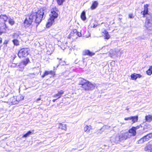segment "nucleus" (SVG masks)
Wrapping results in <instances>:
<instances>
[{"label":"nucleus","instance_id":"nucleus-1","mask_svg":"<svg viewBox=\"0 0 152 152\" xmlns=\"http://www.w3.org/2000/svg\"><path fill=\"white\" fill-rule=\"evenodd\" d=\"M44 11L43 9H40L37 12L31 14L28 18H26L24 22V25L25 28L30 26L33 21L37 24V26L41 22L42 20L45 18V15Z\"/></svg>","mask_w":152,"mask_h":152},{"label":"nucleus","instance_id":"nucleus-2","mask_svg":"<svg viewBox=\"0 0 152 152\" xmlns=\"http://www.w3.org/2000/svg\"><path fill=\"white\" fill-rule=\"evenodd\" d=\"M58 9L56 7L51 9L49 14L50 18L48 20V22L46 24L47 27L50 26L54 22V20L58 17Z\"/></svg>","mask_w":152,"mask_h":152},{"label":"nucleus","instance_id":"nucleus-3","mask_svg":"<svg viewBox=\"0 0 152 152\" xmlns=\"http://www.w3.org/2000/svg\"><path fill=\"white\" fill-rule=\"evenodd\" d=\"M29 48H22L19 51L18 55L20 58H23L27 56L29 54Z\"/></svg>","mask_w":152,"mask_h":152},{"label":"nucleus","instance_id":"nucleus-4","mask_svg":"<svg viewBox=\"0 0 152 152\" xmlns=\"http://www.w3.org/2000/svg\"><path fill=\"white\" fill-rule=\"evenodd\" d=\"M146 17L145 26L147 30H152V16L150 15H148Z\"/></svg>","mask_w":152,"mask_h":152},{"label":"nucleus","instance_id":"nucleus-5","mask_svg":"<svg viewBox=\"0 0 152 152\" xmlns=\"http://www.w3.org/2000/svg\"><path fill=\"white\" fill-rule=\"evenodd\" d=\"M30 61L28 58H26L25 60L22 61L18 64H15V66L18 68L19 70L23 71L24 69V67Z\"/></svg>","mask_w":152,"mask_h":152},{"label":"nucleus","instance_id":"nucleus-6","mask_svg":"<svg viewBox=\"0 0 152 152\" xmlns=\"http://www.w3.org/2000/svg\"><path fill=\"white\" fill-rule=\"evenodd\" d=\"M120 141H122L130 138L131 135L129 134L128 132L125 131H122L118 135Z\"/></svg>","mask_w":152,"mask_h":152},{"label":"nucleus","instance_id":"nucleus-7","mask_svg":"<svg viewBox=\"0 0 152 152\" xmlns=\"http://www.w3.org/2000/svg\"><path fill=\"white\" fill-rule=\"evenodd\" d=\"M20 97L21 98V96H17L12 97L10 99L9 102L13 104H17L18 103L20 100H23L24 98L23 96H22V98H21L20 99Z\"/></svg>","mask_w":152,"mask_h":152},{"label":"nucleus","instance_id":"nucleus-8","mask_svg":"<svg viewBox=\"0 0 152 152\" xmlns=\"http://www.w3.org/2000/svg\"><path fill=\"white\" fill-rule=\"evenodd\" d=\"M83 86V89L85 90H92L94 88L95 86L88 81Z\"/></svg>","mask_w":152,"mask_h":152},{"label":"nucleus","instance_id":"nucleus-9","mask_svg":"<svg viewBox=\"0 0 152 152\" xmlns=\"http://www.w3.org/2000/svg\"><path fill=\"white\" fill-rule=\"evenodd\" d=\"M121 53L119 50L114 51L111 50L109 52V56L111 58H114L120 56Z\"/></svg>","mask_w":152,"mask_h":152},{"label":"nucleus","instance_id":"nucleus-10","mask_svg":"<svg viewBox=\"0 0 152 152\" xmlns=\"http://www.w3.org/2000/svg\"><path fill=\"white\" fill-rule=\"evenodd\" d=\"M138 119V117L137 116H131L129 117L125 118L124 120L126 121L131 120L132 122V124L137 122Z\"/></svg>","mask_w":152,"mask_h":152},{"label":"nucleus","instance_id":"nucleus-11","mask_svg":"<svg viewBox=\"0 0 152 152\" xmlns=\"http://www.w3.org/2000/svg\"><path fill=\"white\" fill-rule=\"evenodd\" d=\"M119 139L118 135H114L111 138L110 141L112 143H117L120 141Z\"/></svg>","mask_w":152,"mask_h":152},{"label":"nucleus","instance_id":"nucleus-12","mask_svg":"<svg viewBox=\"0 0 152 152\" xmlns=\"http://www.w3.org/2000/svg\"><path fill=\"white\" fill-rule=\"evenodd\" d=\"M95 53L90 51L89 50H84L83 52L82 55L83 56L88 55L91 56L94 55Z\"/></svg>","mask_w":152,"mask_h":152},{"label":"nucleus","instance_id":"nucleus-13","mask_svg":"<svg viewBox=\"0 0 152 152\" xmlns=\"http://www.w3.org/2000/svg\"><path fill=\"white\" fill-rule=\"evenodd\" d=\"M148 5L146 4L144 5V10L143 11H142L141 12V14H142L143 15V17H146L145 15H149L148 14Z\"/></svg>","mask_w":152,"mask_h":152},{"label":"nucleus","instance_id":"nucleus-14","mask_svg":"<svg viewBox=\"0 0 152 152\" xmlns=\"http://www.w3.org/2000/svg\"><path fill=\"white\" fill-rule=\"evenodd\" d=\"M152 150V142H150L145 148V150L146 151H151Z\"/></svg>","mask_w":152,"mask_h":152},{"label":"nucleus","instance_id":"nucleus-15","mask_svg":"<svg viewBox=\"0 0 152 152\" xmlns=\"http://www.w3.org/2000/svg\"><path fill=\"white\" fill-rule=\"evenodd\" d=\"M20 35H21V32L19 31H17L12 34V38L13 39H18L20 38L19 36Z\"/></svg>","mask_w":152,"mask_h":152},{"label":"nucleus","instance_id":"nucleus-16","mask_svg":"<svg viewBox=\"0 0 152 152\" xmlns=\"http://www.w3.org/2000/svg\"><path fill=\"white\" fill-rule=\"evenodd\" d=\"M88 81L84 79L80 78L79 80V85H81L80 87L83 88V86H84V85H85L88 82Z\"/></svg>","mask_w":152,"mask_h":152},{"label":"nucleus","instance_id":"nucleus-17","mask_svg":"<svg viewBox=\"0 0 152 152\" xmlns=\"http://www.w3.org/2000/svg\"><path fill=\"white\" fill-rule=\"evenodd\" d=\"M128 132L129 133V134L131 135V136H134L135 135L136 132L135 127H132L131 129L129 130V132Z\"/></svg>","mask_w":152,"mask_h":152},{"label":"nucleus","instance_id":"nucleus-18","mask_svg":"<svg viewBox=\"0 0 152 152\" xmlns=\"http://www.w3.org/2000/svg\"><path fill=\"white\" fill-rule=\"evenodd\" d=\"M143 137L145 141H148L150 139L152 138V133H149Z\"/></svg>","mask_w":152,"mask_h":152},{"label":"nucleus","instance_id":"nucleus-19","mask_svg":"<svg viewBox=\"0 0 152 152\" xmlns=\"http://www.w3.org/2000/svg\"><path fill=\"white\" fill-rule=\"evenodd\" d=\"M98 3L97 1H95L93 2L91 6V8L92 10H94L97 7Z\"/></svg>","mask_w":152,"mask_h":152},{"label":"nucleus","instance_id":"nucleus-20","mask_svg":"<svg viewBox=\"0 0 152 152\" xmlns=\"http://www.w3.org/2000/svg\"><path fill=\"white\" fill-rule=\"evenodd\" d=\"M58 128L59 129H62L65 130L66 129V125L65 124H62L60 123L58 125Z\"/></svg>","mask_w":152,"mask_h":152},{"label":"nucleus","instance_id":"nucleus-21","mask_svg":"<svg viewBox=\"0 0 152 152\" xmlns=\"http://www.w3.org/2000/svg\"><path fill=\"white\" fill-rule=\"evenodd\" d=\"M104 33V38L106 39H108L110 37V36L108 32L106 30H105L103 32Z\"/></svg>","mask_w":152,"mask_h":152},{"label":"nucleus","instance_id":"nucleus-22","mask_svg":"<svg viewBox=\"0 0 152 152\" xmlns=\"http://www.w3.org/2000/svg\"><path fill=\"white\" fill-rule=\"evenodd\" d=\"M80 17L82 20H85L86 19V12L85 11H83L81 14Z\"/></svg>","mask_w":152,"mask_h":152},{"label":"nucleus","instance_id":"nucleus-23","mask_svg":"<svg viewBox=\"0 0 152 152\" xmlns=\"http://www.w3.org/2000/svg\"><path fill=\"white\" fill-rule=\"evenodd\" d=\"M145 120L148 121H151L152 120V115H149L145 116Z\"/></svg>","mask_w":152,"mask_h":152},{"label":"nucleus","instance_id":"nucleus-24","mask_svg":"<svg viewBox=\"0 0 152 152\" xmlns=\"http://www.w3.org/2000/svg\"><path fill=\"white\" fill-rule=\"evenodd\" d=\"M147 74L149 75H151L152 74V66H150L148 69L146 71Z\"/></svg>","mask_w":152,"mask_h":152},{"label":"nucleus","instance_id":"nucleus-25","mask_svg":"<svg viewBox=\"0 0 152 152\" xmlns=\"http://www.w3.org/2000/svg\"><path fill=\"white\" fill-rule=\"evenodd\" d=\"M33 134V133H32V132L31 131H29L26 134H24L23 137H26L28 136L29 135H31Z\"/></svg>","mask_w":152,"mask_h":152},{"label":"nucleus","instance_id":"nucleus-26","mask_svg":"<svg viewBox=\"0 0 152 152\" xmlns=\"http://www.w3.org/2000/svg\"><path fill=\"white\" fill-rule=\"evenodd\" d=\"M12 41L15 45L18 46L19 45V41L18 39H13Z\"/></svg>","mask_w":152,"mask_h":152},{"label":"nucleus","instance_id":"nucleus-27","mask_svg":"<svg viewBox=\"0 0 152 152\" xmlns=\"http://www.w3.org/2000/svg\"><path fill=\"white\" fill-rule=\"evenodd\" d=\"M3 18L4 20V21L5 22L7 21V20L9 19V18L6 15H1L0 16V18Z\"/></svg>","mask_w":152,"mask_h":152},{"label":"nucleus","instance_id":"nucleus-28","mask_svg":"<svg viewBox=\"0 0 152 152\" xmlns=\"http://www.w3.org/2000/svg\"><path fill=\"white\" fill-rule=\"evenodd\" d=\"M8 22L10 25H13L14 24L15 22L13 19H12L10 18H9Z\"/></svg>","mask_w":152,"mask_h":152},{"label":"nucleus","instance_id":"nucleus-29","mask_svg":"<svg viewBox=\"0 0 152 152\" xmlns=\"http://www.w3.org/2000/svg\"><path fill=\"white\" fill-rule=\"evenodd\" d=\"M91 129V126H86L84 128V131L85 132H88Z\"/></svg>","mask_w":152,"mask_h":152},{"label":"nucleus","instance_id":"nucleus-30","mask_svg":"<svg viewBox=\"0 0 152 152\" xmlns=\"http://www.w3.org/2000/svg\"><path fill=\"white\" fill-rule=\"evenodd\" d=\"M49 75H50L52 76H54L55 75V72L54 71L51 70L48 71Z\"/></svg>","mask_w":152,"mask_h":152},{"label":"nucleus","instance_id":"nucleus-31","mask_svg":"<svg viewBox=\"0 0 152 152\" xmlns=\"http://www.w3.org/2000/svg\"><path fill=\"white\" fill-rule=\"evenodd\" d=\"M145 140L144 138V137H143L142 138L140 139L138 141V143H143L144 142H145Z\"/></svg>","mask_w":152,"mask_h":152},{"label":"nucleus","instance_id":"nucleus-32","mask_svg":"<svg viewBox=\"0 0 152 152\" xmlns=\"http://www.w3.org/2000/svg\"><path fill=\"white\" fill-rule=\"evenodd\" d=\"M56 1L58 4L59 5H61L63 4L64 0H56Z\"/></svg>","mask_w":152,"mask_h":152},{"label":"nucleus","instance_id":"nucleus-33","mask_svg":"<svg viewBox=\"0 0 152 152\" xmlns=\"http://www.w3.org/2000/svg\"><path fill=\"white\" fill-rule=\"evenodd\" d=\"M136 73L132 74L131 75V79L133 80H135L137 79L136 76Z\"/></svg>","mask_w":152,"mask_h":152},{"label":"nucleus","instance_id":"nucleus-34","mask_svg":"<svg viewBox=\"0 0 152 152\" xmlns=\"http://www.w3.org/2000/svg\"><path fill=\"white\" fill-rule=\"evenodd\" d=\"M49 75V73L48 71H45L43 75L42 76V78H44L45 77V76Z\"/></svg>","mask_w":152,"mask_h":152},{"label":"nucleus","instance_id":"nucleus-35","mask_svg":"<svg viewBox=\"0 0 152 152\" xmlns=\"http://www.w3.org/2000/svg\"><path fill=\"white\" fill-rule=\"evenodd\" d=\"M9 41L8 40H5L4 43H3V45H4V47H7V44L8 43V42H9Z\"/></svg>","mask_w":152,"mask_h":152},{"label":"nucleus","instance_id":"nucleus-36","mask_svg":"<svg viewBox=\"0 0 152 152\" xmlns=\"http://www.w3.org/2000/svg\"><path fill=\"white\" fill-rule=\"evenodd\" d=\"M61 96V95L59 94L58 93L57 94H56L55 95H54V97H56L57 96H58V99L60 98Z\"/></svg>","mask_w":152,"mask_h":152},{"label":"nucleus","instance_id":"nucleus-37","mask_svg":"<svg viewBox=\"0 0 152 152\" xmlns=\"http://www.w3.org/2000/svg\"><path fill=\"white\" fill-rule=\"evenodd\" d=\"M135 75L136 76V77L137 79L138 78H140L142 76L140 74H136Z\"/></svg>","mask_w":152,"mask_h":152},{"label":"nucleus","instance_id":"nucleus-38","mask_svg":"<svg viewBox=\"0 0 152 152\" xmlns=\"http://www.w3.org/2000/svg\"><path fill=\"white\" fill-rule=\"evenodd\" d=\"M17 57L14 54L12 56H11L12 59L14 60Z\"/></svg>","mask_w":152,"mask_h":152},{"label":"nucleus","instance_id":"nucleus-39","mask_svg":"<svg viewBox=\"0 0 152 152\" xmlns=\"http://www.w3.org/2000/svg\"><path fill=\"white\" fill-rule=\"evenodd\" d=\"M58 93L61 95L62 94H64V91L62 90H61L58 91Z\"/></svg>","mask_w":152,"mask_h":152},{"label":"nucleus","instance_id":"nucleus-40","mask_svg":"<svg viewBox=\"0 0 152 152\" xmlns=\"http://www.w3.org/2000/svg\"><path fill=\"white\" fill-rule=\"evenodd\" d=\"M5 21H4V20L3 19V18H0V23H5Z\"/></svg>","mask_w":152,"mask_h":152},{"label":"nucleus","instance_id":"nucleus-41","mask_svg":"<svg viewBox=\"0 0 152 152\" xmlns=\"http://www.w3.org/2000/svg\"><path fill=\"white\" fill-rule=\"evenodd\" d=\"M76 34L78 37H80L81 36V33L80 32H79L77 31Z\"/></svg>","mask_w":152,"mask_h":152},{"label":"nucleus","instance_id":"nucleus-42","mask_svg":"<svg viewBox=\"0 0 152 152\" xmlns=\"http://www.w3.org/2000/svg\"><path fill=\"white\" fill-rule=\"evenodd\" d=\"M77 31L76 29H74L73 31H72L73 34H76Z\"/></svg>","mask_w":152,"mask_h":152},{"label":"nucleus","instance_id":"nucleus-43","mask_svg":"<svg viewBox=\"0 0 152 152\" xmlns=\"http://www.w3.org/2000/svg\"><path fill=\"white\" fill-rule=\"evenodd\" d=\"M41 100V98H39L37 99L36 100V102L37 103H39V101Z\"/></svg>","mask_w":152,"mask_h":152},{"label":"nucleus","instance_id":"nucleus-44","mask_svg":"<svg viewBox=\"0 0 152 152\" xmlns=\"http://www.w3.org/2000/svg\"><path fill=\"white\" fill-rule=\"evenodd\" d=\"M129 17L130 18H133V15L132 14H129Z\"/></svg>","mask_w":152,"mask_h":152},{"label":"nucleus","instance_id":"nucleus-45","mask_svg":"<svg viewBox=\"0 0 152 152\" xmlns=\"http://www.w3.org/2000/svg\"><path fill=\"white\" fill-rule=\"evenodd\" d=\"M61 59H60L59 62V64H58V65H57V67H58V66L59 65V64H60L61 63Z\"/></svg>","mask_w":152,"mask_h":152},{"label":"nucleus","instance_id":"nucleus-46","mask_svg":"<svg viewBox=\"0 0 152 152\" xmlns=\"http://www.w3.org/2000/svg\"><path fill=\"white\" fill-rule=\"evenodd\" d=\"M140 126H137L136 127H135V130H136L137 129H139V127H140Z\"/></svg>","mask_w":152,"mask_h":152},{"label":"nucleus","instance_id":"nucleus-47","mask_svg":"<svg viewBox=\"0 0 152 152\" xmlns=\"http://www.w3.org/2000/svg\"><path fill=\"white\" fill-rule=\"evenodd\" d=\"M97 26V24H94V26H93V28H95Z\"/></svg>","mask_w":152,"mask_h":152},{"label":"nucleus","instance_id":"nucleus-48","mask_svg":"<svg viewBox=\"0 0 152 152\" xmlns=\"http://www.w3.org/2000/svg\"><path fill=\"white\" fill-rule=\"evenodd\" d=\"M2 39L1 38H0V43H2Z\"/></svg>","mask_w":152,"mask_h":152},{"label":"nucleus","instance_id":"nucleus-49","mask_svg":"<svg viewBox=\"0 0 152 152\" xmlns=\"http://www.w3.org/2000/svg\"><path fill=\"white\" fill-rule=\"evenodd\" d=\"M56 99H53V102H55L56 101Z\"/></svg>","mask_w":152,"mask_h":152},{"label":"nucleus","instance_id":"nucleus-50","mask_svg":"<svg viewBox=\"0 0 152 152\" xmlns=\"http://www.w3.org/2000/svg\"><path fill=\"white\" fill-rule=\"evenodd\" d=\"M1 46H0V50H1Z\"/></svg>","mask_w":152,"mask_h":152},{"label":"nucleus","instance_id":"nucleus-51","mask_svg":"<svg viewBox=\"0 0 152 152\" xmlns=\"http://www.w3.org/2000/svg\"><path fill=\"white\" fill-rule=\"evenodd\" d=\"M54 69H55V67L54 66Z\"/></svg>","mask_w":152,"mask_h":152},{"label":"nucleus","instance_id":"nucleus-52","mask_svg":"<svg viewBox=\"0 0 152 152\" xmlns=\"http://www.w3.org/2000/svg\"><path fill=\"white\" fill-rule=\"evenodd\" d=\"M146 126H148V125H146Z\"/></svg>","mask_w":152,"mask_h":152}]
</instances>
